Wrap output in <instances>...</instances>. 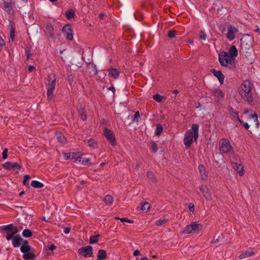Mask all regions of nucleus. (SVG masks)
Masks as SVG:
<instances>
[{"label": "nucleus", "mask_w": 260, "mask_h": 260, "mask_svg": "<svg viewBox=\"0 0 260 260\" xmlns=\"http://www.w3.org/2000/svg\"><path fill=\"white\" fill-rule=\"evenodd\" d=\"M253 86L249 80H245L240 85L239 93L242 99L249 103L253 101L252 89Z\"/></svg>", "instance_id": "obj_1"}, {"label": "nucleus", "mask_w": 260, "mask_h": 260, "mask_svg": "<svg viewBox=\"0 0 260 260\" xmlns=\"http://www.w3.org/2000/svg\"><path fill=\"white\" fill-rule=\"evenodd\" d=\"M199 136V125L198 124H193L191 129L188 131L185 134L184 143L186 148L189 147L193 142L197 140Z\"/></svg>", "instance_id": "obj_2"}, {"label": "nucleus", "mask_w": 260, "mask_h": 260, "mask_svg": "<svg viewBox=\"0 0 260 260\" xmlns=\"http://www.w3.org/2000/svg\"><path fill=\"white\" fill-rule=\"evenodd\" d=\"M47 99L52 100L54 98V91L56 85V77L54 74H51L47 77Z\"/></svg>", "instance_id": "obj_3"}, {"label": "nucleus", "mask_w": 260, "mask_h": 260, "mask_svg": "<svg viewBox=\"0 0 260 260\" xmlns=\"http://www.w3.org/2000/svg\"><path fill=\"white\" fill-rule=\"evenodd\" d=\"M218 58L219 62L222 66L232 68L234 66L235 59L228 55V53H220Z\"/></svg>", "instance_id": "obj_4"}, {"label": "nucleus", "mask_w": 260, "mask_h": 260, "mask_svg": "<svg viewBox=\"0 0 260 260\" xmlns=\"http://www.w3.org/2000/svg\"><path fill=\"white\" fill-rule=\"evenodd\" d=\"M238 32V28L232 25H226L222 30V32L229 41L233 40L235 38V35Z\"/></svg>", "instance_id": "obj_5"}, {"label": "nucleus", "mask_w": 260, "mask_h": 260, "mask_svg": "<svg viewBox=\"0 0 260 260\" xmlns=\"http://www.w3.org/2000/svg\"><path fill=\"white\" fill-rule=\"evenodd\" d=\"M219 150L223 153L232 155L234 153V150L232 147L230 141L225 139H222L220 141Z\"/></svg>", "instance_id": "obj_6"}, {"label": "nucleus", "mask_w": 260, "mask_h": 260, "mask_svg": "<svg viewBox=\"0 0 260 260\" xmlns=\"http://www.w3.org/2000/svg\"><path fill=\"white\" fill-rule=\"evenodd\" d=\"M253 38L252 36L245 35L241 39V47L245 51L251 48L253 46Z\"/></svg>", "instance_id": "obj_7"}, {"label": "nucleus", "mask_w": 260, "mask_h": 260, "mask_svg": "<svg viewBox=\"0 0 260 260\" xmlns=\"http://www.w3.org/2000/svg\"><path fill=\"white\" fill-rule=\"evenodd\" d=\"M203 229V226L201 224L198 223L196 222H192L190 224L187 225L185 228L183 233L186 234H198Z\"/></svg>", "instance_id": "obj_8"}, {"label": "nucleus", "mask_w": 260, "mask_h": 260, "mask_svg": "<svg viewBox=\"0 0 260 260\" xmlns=\"http://www.w3.org/2000/svg\"><path fill=\"white\" fill-rule=\"evenodd\" d=\"M2 229L7 233L6 239L7 241L10 240L12 237L19 231L18 229L12 224L3 226Z\"/></svg>", "instance_id": "obj_9"}, {"label": "nucleus", "mask_w": 260, "mask_h": 260, "mask_svg": "<svg viewBox=\"0 0 260 260\" xmlns=\"http://www.w3.org/2000/svg\"><path fill=\"white\" fill-rule=\"evenodd\" d=\"M78 252L79 254L84 257H89L93 254V248L91 246L88 245L80 248Z\"/></svg>", "instance_id": "obj_10"}, {"label": "nucleus", "mask_w": 260, "mask_h": 260, "mask_svg": "<svg viewBox=\"0 0 260 260\" xmlns=\"http://www.w3.org/2000/svg\"><path fill=\"white\" fill-rule=\"evenodd\" d=\"M104 135L112 146H115L116 144L115 135L112 131L105 128Z\"/></svg>", "instance_id": "obj_11"}, {"label": "nucleus", "mask_w": 260, "mask_h": 260, "mask_svg": "<svg viewBox=\"0 0 260 260\" xmlns=\"http://www.w3.org/2000/svg\"><path fill=\"white\" fill-rule=\"evenodd\" d=\"M249 118L253 120V122L255 125V128L254 129L255 133L258 136L260 139V125L257 123L258 117L256 113H253L249 115Z\"/></svg>", "instance_id": "obj_12"}, {"label": "nucleus", "mask_w": 260, "mask_h": 260, "mask_svg": "<svg viewBox=\"0 0 260 260\" xmlns=\"http://www.w3.org/2000/svg\"><path fill=\"white\" fill-rule=\"evenodd\" d=\"M62 32L66 38L69 40H72L73 38V35L72 33V29L71 26L69 24L66 25L62 28Z\"/></svg>", "instance_id": "obj_13"}, {"label": "nucleus", "mask_w": 260, "mask_h": 260, "mask_svg": "<svg viewBox=\"0 0 260 260\" xmlns=\"http://www.w3.org/2000/svg\"><path fill=\"white\" fill-rule=\"evenodd\" d=\"M200 190L203 194L206 200L210 201L212 200V196L208 187L205 185H202L200 187Z\"/></svg>", "instance_id": "obj_14"}, {"label": "nucleus", "mask_w": 260, "mask_h": 260, "mask_svg": "<svg viewBox=\"0 0 260 260\" xmlns=\"http://www.w3.org/2000/svg\"><path fill=\"white\" fill-rule=\"evenodd\" d=\"M232 165L234 170L237 171V172L239 174L240 176H242L244 175V167L241 164L240 161L233 162Z\"/></svg>", "instance_id": "obj_15"}, {"label": "nucleus", "mask_w": 260, "mask_h": 260, "mask_svg": "<svg viewBox=\"0 0 260 260\" xmlns=\"http://www.w3.org/2000/svg\"><path fill=\"white\" fill-rule=\"evenodd\" d=\"M11 239L13 246L14 247H18L20 246L23 241L22 238L20 237V235H14Z\"/></svg>", "instance_id": "obj_16"}, {"label": "nucleus", "mask_w": 260, "mask_h": 260, "mask_svg": "<svg viewBox=\"0 0 260 260\" xmlns=\"http://www.w3.org/2000/svg\"><path fill=\"white\" fill-rule=\"evenodd\" d=\"M211 72L213 74V75L216 76L218 79L219 82L220 84H223L224 76L220 71H216L215 69H212Z\"/></svg>", "instance_id": "obj_17"}, {"label": "nucleus", "mask_w": 260, "mask_h": 260, "mask_svg": "<svg viewBox=\"0 0 260 260\" xmlns=\"http://www.w3.org/2000/svg\"><path fill=\"white\" fill-rule=\"evenodd\" d=\"M198 169L199 170L201 177L202 179L204 180H206L208 178V174L206 171V169L204 166L203 165H200L198 167Z\"/></svg>", "instance_id": "obj_18"}, {"label": "nucleus", "mask_w": 260, "mask_h": 260, "mask_svg": "<svg viewBox=\"0 0 260 260\" xmlns=\"http://www.w3.org/2000/svg\"><path fill=\"white\" fill-rule=\"evenodd\" d=\"M228 110L230 116L233 119H237L241 123H243L242 121L239 117L238 113L234 110V109L231 106L228 107Z\"/></svg>", "instance_id": "obj_19"}, {"label": "nucleus", "mask_w": 260, "mask_h": 260, "mask_svg": "<svg viewBox=\"0 0 260 260\" xmlns=\"http://www.w3.org/2000/svg\"><path fill=\"white\" fill-rule=\"evenodd\" d=\"M228 53V55H230V56L235 59V57L238 55V50L236 47L234 45L230 47Z\"/></svg>", "instance_id": "obj_20"}, {"label": "nucleus", "mask_w": 260, "mask_h": 260, "mask_svg": "<svg viewBox=\"0 0 260 260\" xmlns=\"http://www.w3.org/2000/svg\"><path fill=\"white\" fill-rule=\"evenodd\" d=\"M46 31L51 38H54L55 35L54 28L50 23H47Z\"/></svg>", "instance_id": "obj_21"}, {"label": "nucleus", "mask_w": 260, "mask_h": 260, "mask_svg": "<svg viewBox=\"0 0 260 260\" xmlns=\"http://www.w3.org/2000/svg\"><path fill=\"white\" fill-rule=\"evenodd\" d=\"M107 257V254L106 250L104 249H100L98 251L97 255V260H104Z\"/></svg>", "instance_id": "obj_22"}, {"label": "nucleus", "mask_w": 260, "mask_h": 260, "mask_svg": "<svg viewBox=\"0 0 260 260\" xmlns=\"http://www.w3.org/2000/svg\"><path fill=\"white\" fill-rule=\"evenodd\" d=\"M119 72L116 69H111L109 70V75L114 79H116L118 77Z\"/></svg>", "instance_id": "obj_23"}, {"label": "nucleus", "mask_w": 260, "mask_h": 260, "mask_svg": "<svg viewBox=\"0 0 260 260\" xmlns=\"http://www.w3.org/2000/svg\"><path fill=\"white\" fill-rule=\"evenodd\" d=\"M103 201L107 205L110 206L113 203L114 200L111 196L107 195L104 198Z\"/></svg>", "instance_id": "obj_24"}, {"label": "nucleus", "mask_w": 260, "mask_h": 260, "mask_svg": "<svg viewBox=\"0 0 260 260\" xmlns=\"http://www.w3.org/2000/svg\"><path fill=\"white\" fill-rule=\"evenodd\" d=\"M36 257V255L31 252H27L24 253L22 255V257L25 260H33Z\"/></svg>", "instance_id": "obj_25"}, {"label": "nucleus", "mask_w": 260, "mask_h": 260, "mask_svg": "<svg viewBox=\"0 0 260 260\" xmlns=\"http://www.w3.org/2000/svg\"><path fill=\"white\" fill-rule=\"evenodd\" d=\"M254 254L253 251H246L239 255V258L244 259L245 258L251 256Z\"/></svg>", "instance_id": "obj_26"}, {"label": "nucleus", "mask_w": 260, "mask_h": 260, "mask_svg": "<svg viewBox=\"0 0 260 260\" xmlns=\"http://www.w3.org/2000/svg\"><path fill=\"white\" fill-rule=\"evenodd\" d=\"M4 9L9 14L13 13L12 7L10 3L8 2L4 3Z\"/></svg>", "instance_id": "obj_27"}, {"label": "nucleus", "mask_w": 260, "mask_h": 260, "mask_svg": "<svg viewBox=\"0 0 260 260\" xmlns=\"http://www.w3.org/2000/svg\"><path fill=\"white\" fill-rule=\"evenodd\" d=\"M31 185L37 188H42L44 186V185L41 182H39L37 180H34L31 182Z\"/></svg>", "instance_id": "obj_28"}, {"label": "nucleus", "mask_w": 260, "mask_h": 260, "mask_svg": "<svg viewBox=\"0 0 260 260\" xmlns=\"http://www.w3.org/2000/svg\"><path fill=\"white\" fill-rule=\"evenodd\" d=\"M150 209V205L148 202H144L141 205V210L147 212Z\"/></svg>", "instance_id": "obj_29"}, {"label": "nucleus", "mask_w": 260, "mask_h": 260, "mask_svg": "<svg viewBox=\"0 0 260 260\" xmlns=\"http://www.w3.org/2000/svg\"><path fill=\"white\" fill-rule=\"evenodd\" d=\"M78 112H79V114L81 119L83 121H85V120H86V118H87L86 114H85L84 109H83L82 108H81L80 109H78Z\"/></svg>", "instance_id": "obj_30"}, {"label": "nucleus", "mask_w": 260, "mask_h": 260, "mask_svg": "<svg viewBox=\"0 0 260 260\" xmlns=\"http://www.w3.org/2000/svg\"><path fill=\"white\" fill-rule=\"evenodd\" d=\"M88 145L91 148L94 149L98 147V144L93 139H89L88 141Z\"/></svg>", "instance_id": "obj_31"}, {"label": "nucleus", "mask_w": 260, "mask_h": 260, "mask_svg": "<svg viewBox=\"0 0 260 260\" xmlns=\"http://www.w3.org/2000/svg\"><path fill=\"white\" fill-rule=\"evenodd\" d=\"M90 161L89 158H86L85 159H82L81 157H78L76 159L75 161L76 162H79L81 163L83 165H86L88 164Z\"/></svg>", "instance_id": "obj_32"}, {"label": "nucleus", "mask_w": 260, "mask_h": 260, "mask_svg": "<svg viewBox=\"0 0 260 260\" xmlns=\"http://www.w3.org/2000/svg\"><path fill=\"white\" fill-rule=\"evenodd\" d=\"M163 131L162 126L160 124H157L156 125V128L155 131V134L156 136L159 135Z\"/></svg>", "instance_id": "obj_33"}, {"label": "nucleus", "mask_w": 260, "mask_h": 260, "mask_svg": "<svg viewBox=\"0 0 260 260\" xmlns=\"http://www.w3.org/2000/svg\"><path fill=\"white\" fill-rule=\"evenodd\" d=\"M21 251L24 253H27L30 250V247L28 245H22L20 247Z\"/></svg>", "instance_id": "obj_34"}, {"label": "nucleus", "mask_w": 260, "mask_h": 260, "mask_svg": "<svg viewBox=\"0 0 260 260\" xmlns=\"http://www.w3.org/2000/svg\"><path fill=\"white\" fill-rule=\"evenodd\" d=\"M99 237L100 235L91 236L90 238L89 243L90 244H92L93 243H96L99 240L98 238Z\"/></svg>", "instance_id": "obj_35"}, {"label": "nucleus", "mask_w": 260, "mask_h": 260, "mask_svg": "<svg viewBox=\"0 0 260 260\" xmlns=\"http://www.w3.org/2000/svg\"><path fill=\"white\" fill-rule=\"evenodd\" d=\"M22 235L24 237L29 238L31 237L32 233L28 229H25L22 232Z\"/></svg>", "instance_id": "obj_36"}, {"label": "nucleus", "mask_w": 260, "mask_h": 260, "mask_svg": "<svg viewBox=\"0 0 260 260\" xmlns=\"http://www.w3.org/2000/svg\"><path fill=\"white\" fill-rule=\"evenodd\" d=\"M75 16V12L72 10H69L66 12V17L70 19L71 18H72Z\"/></svg>", "instance_id": "obj_37"}, {"label": "nucleus", "mask_w": 260, "mask_h": 260, "mask_svg": "<svg viewBox=\"0 0 260 260\" xmlns=\"http://www.w3.org/2000/svg\"><path fill=\"white\" fill-rule=\"evenodd\" d=\"M215 95L219 100H221L223 98L224 94L220 90H217L215 91Z\"/></svg>", "instance_id": "obj_38"}, {"label": "nucleus", "mask_w": 260, "mask_h": 260, "mask_svg": "<svg viewBox=\"0 0 260 260\" xmlns=\"http://www.w3.org/2000/svg\"><path fill=\"white\" fill-rule=\"evenodd\" d=\"M199 37L201 39L205 40L207 38V35L204 30H201L199 32Z\"/></svg>", "instance_id": "obj_39"}, {"label": "nucleus", "mask_w": 260, "mask_h": 260, "mask_svg": "<svg viewBox=\"0 0 260 260\" xmlns=\"http://www.w3.org/2000/svg\"><path fill=\"white\" fill-rule=\"evenodd\" d=\"M153 99L157 102H160L162 101V97L159 94H156L153 96Z\"/></svg>", "instance_id": "obj_40"}, {"label": "nucleus", "mask_w": 260, "mask_h": 260, "mask_svg": "<svg viewBox=\"0 0 260 260\" xmlns=\"http://www.w3.org/2000/svg\"><path fill=\"white\" fill-rule=\"evenodd\" d=\"M4 168L6 169H12V163L10 162H7L3 165Z\"/></svg>", "instance_id": "obj_41"}, {"label": "nucleus", "mask_w": 260, "mask_h": 260, "mask_svg": "<svg viewBox=\"0 0 260 260\" xmlns=\"http://www.w3.org/2000/svg\"><path fill=\"white\" fill-rule=\"evenodd\" d=\"M168 36L170 38H174L176 36V31L174 30H170L168 33Z\"/></svg>", "instance_id": "obj_42"}, {"label": "nucleus", "mask_w": 260, "mask_h": 260, "mask_svg": "<svg viewBox=\"0 0 260 260\" xmlns=\"http://www.w3.org/2000/svg\"><path fill=\"white\" fill-rule=\"evenodd\" d=\"M57 139L58 141L62 144H64L66 142L65 137L62 135L58 136Z\"/></svg>", "instance_id": "obj_43"}, {"label": "nucleus", "mask_w": 260, "mask_h": 260, "mask_svg": "<svg viewBox=\"0 0 260 260\" xmlns=\"http://www.w3.org/2000/svg\"><path fill=\"white\" fill-rule=\"evenodd\" d=\"M147 176L151 181H153L155 180L154 176L153 173L151 171H148L147 173Z\"/></svg>", "instance_id": "obj_44"}, {"label": "nucleus", "mask_w": 260, "mask_h": 260, "mask_svg": "<svg viewBox=\"0 0 260 260\" xmlns=\"http://www.w3.org/2000/svg\"><path fill=\"white\" fill-rule=\"evenodd\" d=\"M140 118V115L139 111L135 113L134 117L133 120L138 122Z\"/></svg>", "instance_id": "obj_45"}, {"label": "nucleus", "mask_w": 260, "mask_h": 260, "mask_svg": "<svg viewBox=\"0 0 260 260\" xmlns=\"http://www.w3.org/2000/svg\"><path fill=\"white\" fill-rule=\"evenodd\" d=\"M10 38L12 41L15 40V30L13 28H11L10 30Z\"/></svg>", "instance_id": "obj_46"}, {"label": "nucleus", "mask_w": 260, "mask_h": 260, "mask_svg": "<svg viewBox=\"0 0 260 260\" xmlns=\"http://www.w3.org/2000/svg\"><path fill=\"white\" fill-rule=\"evenodd\" d=\"M167 220L166 219H162V220H158L155 222V225H161L165 223Z\"/></svg>", "instance_id": "obj_47"}, {"label": "nucleus", "mask_w": 260, "mask_h": 260, "mask_svg": "<svg viewBox=\"0 0 260 260\" xmlns=\"http://www.w3.org/2000/svg\"><path fill=\"white\" fill-rule=\"evenodd\" d=\"M25 53L27 56V59H28L29 57L31 55L30 49L29 47H26L25 49Z\"/></svg>", "instance_id": "obj_48"}, {"label": "nucleus", "mask_w": 260, "mask_h": 260, "mask_svg": "<svg viewBox=\"0 0 260 260\" xmlns=\"http://www.w3.org/2000/svg\"><path fill=\"white\" fill-rule=\"evenodd\" d=\"M8 149L7 148H5L3 151V153H2V157L4 159L7 158L8 155H7V153H8Z\"/></svg>", "instance_id": "obj_49"}, {"label": "nucleus", "mask_w": 260, "mask_h": 260, "mask_svg": "<svg viewBox=\"0 0 260 260\" xmlns=\"http://www.w3.org/2000/svg\"><path fill=\"white\" fill-rule=\"evenodd\" d=\"M30 179V176L26 175L24 176L23 184L25 185H28V183L27 182V180Z\"/></svg>", "instance_id": "obj_50"}, {"label": "nucleus", "mask_w": 260, "mask_h": 260, "mask_svg": "<svg viewBox=\"0 0 260 260\" xmlns=\"http://www.w3.org/2000/svg\"><path fill=\"white\" fill-rule=\"evenodd\" d=\"M120 220L121 221V222H128V223H133V220H131L126 218H121L120 219Z\"/></svg>", "instance_id": "obj_51"}, {"label": "nucleus", "mask_w": 260, "mask_h": 260, "mask_svg": "<svg viewBox=\"0 0 260 260\" xmlns=\"http://www.w3.org/2000/svg\"><path fill=\"white\" fill-rule=\"evenodd\" d=\"M13 168H17L19 170L21 168V166L17 162L12 163V169Z\"/></svg>", "instance_id": "obj_52"}, {"label": "nucleus", "mask_w": 260, "mask_h": 260, "mask_svg": "<svg viewBox=\"0 0 260 260\" xmlns=\"http://www.w3.org/2000/svg\"><path fill=\"white\" fill-rule=\"evenodd\" d=\"M71 155H74V153H64V157H65V159L66 160H68L70 158H71Z\"/></svg>", "instance_id": "obj_53"}, {"label": "nucleus", "mask_w": 260, "mask_h": 260, "mask_svg": "<svg viewBox=\"0 0 260 260\" xmlns=\"http://www.w3.org/2000/svg\"><path fill=\"white\" fill-rule=\"evenodd\" d=\"M152 149L153 151L156 152L157 150V147L156 145L153 142L152 145Z\"/></svg>", "instance_id": "obj_54"}, {"label": "nucleus", "mask_w": 260, "mask_h": 260, "mask_svg": "<svg viewBox=\"0 0 260 260\" xmlns=\"http://www.w3.org/2000/svg\"><path fill=\"white\" fill-rule=\"evenodd\" d=\"M70 228H69V227H66L63 230V232L66 234H69L70 233Z\"/></svg>", "instance_id": "obj_55"}, {"label": "nucleus", "mask_w": 260, "mask_h": 260, "mask_svg": "<svg viewBox=\"0 0 260 260\" xmlns=\"http://www.w3.org/2000/svg\"><path fill=\"white\" fill-rule=\"evenodd\" d=\"M5 43L3 38L0 36V47L3 46L5 45Z\"/></svg>", "instance_id": "obj_56"}, {"label": "nucleus", "mask_w": 260, "mask_h": 260, "mask_svg": "<svg viewBox=\"0 0 260 260\" xmlns=\"http://www.w3.org/2000/svg\"><path fill=\"white\" fill-rule=\"evenodd\" d=\"M56 248V246L53 245V244H51L49 246V249L50 250H54Z\"/></svg>", "instance_id": "obj_57"}, {"label": "nucleus", "mask_w": 260, "mask_h": 260, "mask_svg": "<svg viewBox=\"0 0 260 260\" xmlns=\"http://www.w3.org/2000/svg\"><path fill=\"white\" fill-rule=\"evenodd\" d=\"M28 69V71L30 72H31L33 71L35 69V67L34 66H29Z\"/></svg>", "instance_id": "obj_58"}, {"label": "nucleus", "mask_w": 260, "mask_h": 260, "mask_svg": "<svg viewBox=\"0 0 260 260\" xmlns=\"http://www.w3.org/2000/svg\"><path fill=\"white\" fill-rule=\"evenodd\" d=\"M133 254L135 256H138L140 254V251L138 250H136L134 251Z\"/></svg>", "instance_id": "obj_59"}, {"label": "nucleus", "mask_w": 260, "mask_h": 260, "mask_svg": "<svg viewBox=\"0 0 260 260\" xmlns=\"http://www.w3.org/2000/svg\"><path fill=\"white\" fill-rule=\"evenodd\" d=\"M189 208L190 211H193L194 210V205L193 204H190L189 206Z\"/></svg>", "instance_id": "obj_60"}, {"label": "nucleus", "mask_w": 260, "mask_h": 260, "mask_svg": "<svg viewBox=\"0 0 260 260\" xmlns=\"http://www.w3.org/2000/svg\"><path fill=\"white\" fill-rule=\"evenodd\" d=\"M75 155H76V154L74 153V155L73 156L71 155V159H73L75 162H76L75 161L76 159L78 157V156L76 157Z\"/></svg>", "instance_id": "obj_61"}, {"label": "nucleus", "mask_w": 260, "mask_h": 260, "mask_svg": "<svg viewBox=\"0 0 260 260\" xmlns=\"http://www.w3.org/2000/svg\"><path fill=\"white\" fill-rule=\"evenodd\" d=\"M242 124H243V125H244V126L245 127V128H246V129H248L249 128V125H248V124L247 123H244L243 122Z\"/></svg>", "instance_id": "obj_62"}, {"label": "nucleus", "mask_w": 260, "mask_h": 260, "mask_svg": "<svg viewBox=\"0 0 260 260\" xmlns=\"http://www.w3.org/2000/svg\"><path fill=\"white\" fill-rule=\"evenodd\" d=\"M21 243L22 245H28V241L27 240H23Z\"/></svg>", "instance_id": "obj_63"}, {"label": "nucleus", "mask_w": 260, "mask_h": 260, "mask_svg": "<svg viewBox=\"0 0 260 260\" xmlns=\"http://www.w3.org/2000/svg\"><path fill=\"white\" fill-rule=\"evenodd\" d=\"M109 89L112 91L113 92H115V89L113 86H111L109 88Z\"/></svg>", "instance_id": "obj_64"}]
</instances>
